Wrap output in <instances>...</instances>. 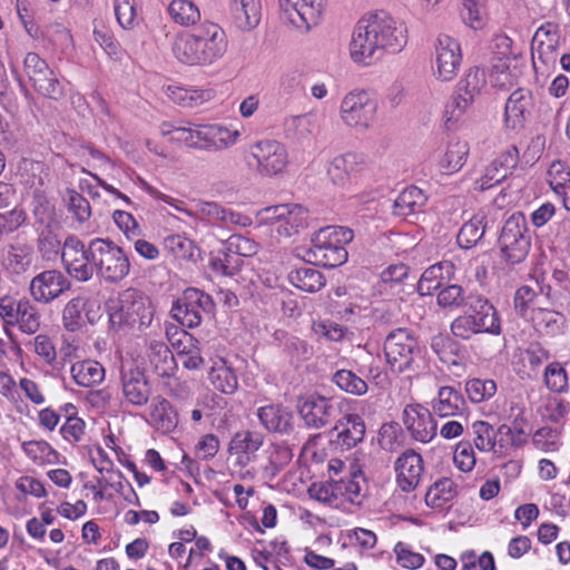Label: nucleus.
<instances>
[{"label":"nucleus","instance_id":"nucleus-21","mask_svg":"<svg viewBox=\"0 0 570 570\" xmlns=\"http://www.w3.org/2000/svg\"><path fill=\"white\" fill-rule=\"evenodd\" d=\"M298 413L307 426L321 429L332 421L335 407L330 399L312 394L298 404Z\"/></svg>","mask_w":570,"mask_h":570},{"label":"nucleus","instance_id":"nucleus-35","mask_svg":"<svg viewBox=\"0 0 570 570\" xmlns=\"http://www.w3.org/2000/svg\"><path fill=\"white\" fill-rule=\"evenodd\" d=\"M168 97L185 108H195L214 98L212 89L168 87Z\"/></svg>","mask_w":570,"mask_h":570},{"label":"nucleus","instance_id":"nucleus-22","mask_svg":"<svg viewBox=\"0 0 570 570\" xmlns=\"http://www.w3.org/2000/svg\"><path fill=\"white\" fill-rule=\"evenodd\" d=\"M264 443V435L258 431L242 430L236 432L228 445V452L236 458V463L246 466L256 458V452Z\"/></svg>","mask_w":570,"mask_h":570},{"label":"nucleus","instance_id":"nucleus-39","mask_svg":"<svg viewBox=\"0 0 570 570\" xmlns=\"http://www.w3.org/2000/svg\"><path fill=\"white\" fill-rule=\"evenodd\" d=\"M174 22L190 27L200 20V11L191 0H171L167 9Z\"/></svg>","mask_w":570,"mask_h":570},{"label":"nucleus","instance_id":"nucleus-18","mask_svg":"<svg viewBox=\"0 0 570 570\" xmlns=\"http://www.w3.org/2000/svg\"><path fill=\"white\" fill-rule=\"evenodd\" d=\"M212 304L209 295L196 288H187L171 307V316L183 326L193 328L202 323V312Z\"/></svg>","mask_w":570,"mask_h":570},{"label":"nucleus","instance_id":"nucleus-13","mask_svg":"<svg viewBox=\"0 0 570 570\" xmlns=\"http://www.w3.org/2000/svg\"><path fill=\"white\" fill-rule=\"evenodd\" d=\"M249 153L256 161V173L263 177H274L284 173L289 161L287 148L275 139L256 141L250 146Z\"/></svg>","mask_w":570,"mask_h":570},{"label":"nucleus","instance_id":"nucleus-6","mask_svg":"<svg viewBox=\"0 0 570 570\" xmlns=\"http://www.w3.org/2000/svg\"><path fill=\"white\" fill-rule=\"evenodd\" d=\"M106 306L112 326L147 325L154 315L149 298L134 288L124 291L116 299H109Z\"/></svg>","mask_w":570,"mask_h":570},{"label":"nucleus","instance_id":"nucleus-2","mask_svg":"<svg viewBox=\"0 0 570 570\" xmlns=\"http://www.w3.org/2000/svg\"><path fill=\"white\" fill-rule=\"evenodd\" d=\"M227 50L225 30L212 21H205L194 30L178 32L171 42L174 57L191 67H210L223 59Z\"/></svg>","mask_w":570,"mask_h":570},{"label":"nucleus","instance_id":"nucleus-54","mask_svg":"<svg viewBox=\"0 0 570 570\" xmlns=\"http://www.w3.org/2000/svg\"><path fill=\"white\" fill-rule=\"evenodd\" d=\"M198 213L210 219L220 220L225 224H240V215L230 210H227L217 203L202 202L198 204Z\"/></svg>","mask_w":570,"mask_h":570},{"label":"nucleus","instance_id":"nucleus-26","mask_svg":"<svg viewBox=\"0 0 570 570\" xmlns=\"http://www.w3.org/2000/svg\"><path fill=\"white\" fill-rule=\"evenodd\" d=\"M336 442L345 449L356 446L365 435V423L358 414H346L334 426Z\"/></svg>","mask_w":570,"mask_h":570},{"label":"nucleus","instance_id":"nucleus-4","mask_svg":"<svg viewBox=\"0 0 570 570\" xmlns=\"http://www.w3.org/2000/svg\"><path fill=\"white\" fill-rule=\"evenodd\" d=\"M456 337L469 340L475 334H500L501 324L494 306L482 295L469 294L464 313L451 324Z\"/></svg>","mask_w":570,"mask_h":570},{"label":"nucleus","instance_id":"nucleus-37","mask_svg":"<svg viewBox=\"0 0 570 570\" xmlns=\"http://www.w3.org/2000/svg\"><path fill=\"white\" fill-rule=\"evenodd\" d=\"M469 146L465 141L455 140L448 144L446 149L439 160L441 170L453 174L460 170L466 161Z\"/></svg>","mask_w":570,"mask_h":570},{"label":"nucleus","instance_id":"nucleus-20","mask_svg":"<svg viewBox=\"0 0 570 570\" xmlns=\"http://www.w3.org/2000/svg\"><path fill=\"white\" fill-rule=\"evenodd\" d=\"M403 423L415 441L429 443L436 436L438 424L433 413L421 404L404 407Z\"/></svg>","mask_w":570,"mask_h":570},{"label":"nucleus","instance_id":"nucleus-5","mask_svg":"<svg viewBox=\"0 0 570 570\" xmlns=\"http://www.w3.org/2000/svg\"><path fill=\"white\" fill-rule=\"evenodd\" d=\"M354 238L351 228L327 226L317 230L312 237V246L306 253L305 261L324 267L334 268L347 261L345 245Z\"/></svg>","mask_w":570,"mask_h":570},{"label":"nucleus","instance_id":"nucleus-41","mask_svg":"<svg viewBox=\"0 0 570 570\" xmlns=\"http://www.w3.org/2000/svg\"><path fill=\"white\" fill-rule=\"evenodd\" d=\"M452 267L450 262H442L426 268L417 283L419 294L421 296L431 295L442 285L444 279L442 271H450Z\"/></svg>","mask_w":570,"mask_h":570},{"label":"nucleus","instance_id":"nucleus-10","mask_svg":"<svg viewBox=\"0 0 570 570\" xmlns=\"http://www.w3.org/2000/svg\"><path fill=\"white\" fill-rule=\"evenodd\" d=\"M23 71L33 89L41 96L58 100L63 87L47 61L36 52H28L23 59Z\"/></svg>","mask_w":570,"mask_h":570},{"label":"nucleus","instance_id":"nucleus-23","mask_svg":"<svg viewBox=\"0 0 570 570\" xmlns=\"http://www.w3.org/2000/svg\"><path fill=\"white\" fill-rule=\"evenodd\" d=\"M396 481L404 492L413 491L423 472L422 456L413 450H406L395 461Z\"/></svg>","mask_w":570,"mask_h":570},{"label":"nucleus","instance_id":"nucleus-14","mask_svg":"<svg viewBox=\"0 0 570 570\" xmlns=\"http://www.w3.org/2000/svg\"><path fill=\"white\" fill-rule=\"evenodd\" d=\"M462 62L459 41L449 35H440L434 45L433 73L440 81L453 80Z\"/></svg>","mask_w":570,"mask_h":570},{"label":"nucleus","instance_id":"nucleus-47","mask_svg":"<svg viewBox=\"0 0 570 570\" xmlns=\"http://www.w3.org/2000/svg\"><path fill=\"white\" fill-rule=\"evenodd\" d=\"M472 104L473 100L470 97L455 90L454 95L448 101L443 114L446 128L450 129L452 125L462 119L471 109Z\"/></svg>","mask_w":570,"mask_h":570},{"label":"nucleus","instance_id":"nucleus-63","mask_svg":"<svg viewBox=\"0 0 570 570\" xmlns=\"http://www.w3.org/2000/svg\"><path fill=\"white\" fill-rule=\"evenodd\" d=\"M24 220L26 213L23 209L18 207H13L3 214L0 213V236L14 232L24 223Z\"/></svg>","mask_w":570,"mask_h":570},{"label":"nucleus","instance_id":"nucleus-40","mask_svg":"<svg viewBox=\"0 0 570 570\" xmlns=\"http://www.w3.org/2000/svg\"><path fill=\"white\" fill-rule=\"evenodd\" d=\"M456 484L452 479L443 478L434 482L425 493V502L433 508H440L456 495Z\"/></svg>","mask_w":570,"mask_h":570},{"label":"nucleus","instance_id":"nucleus-36","mask_svg":"<svg viewBox=\"0 0 570 570\" xmlns=\"http://www.w3.org/2000/svg\"><path fill=\"white\" fill-rule=\"evenodd\" d=\"M208 380L215 390L224 394H233L238 387L235 371L223 360L210 367Z\"/></svg>","mask_w":570,"mask_h":570},{"label":"nucleus","instance_id":"nucleus-28","mask_svg":"<svg viewBox=\"0 0 570 570\" xmlns=\"http://www.w3.org/2000/svg\"><path fill=\"white\" fill-rule=\"evenodd\" d=\"M257 416L261 423L274 433H289L293 430V413L281 405H266L258 409Z\"/></svg>","mask_w":570,"mask_h":570},{"label":"nucleus","instance_id":"nucleus-31","mask_svg":"<svg viewBox=\"0 0 570 570\" xmlns=\"http://www.w3.org/2000/svg\"><path fill=\"white\" fill-rule=\"evenodd\" d=\"M149 416L153 425L163 433L171 432L178 424L177 412L170 402L160 395L151 399Z\"/></svg>","mask_w":570,"mask_h":570},{"label":"nucleus","instance_id":"nucleus-33","mask_svg":"<svg viewBox=\"0 0 570 570\" xmlns=\"http://www.w3.org/2000/svg\"><path fill=\"white\" fill-rule=\"evenodd\" d=\"M75 383L82 387H94L105 379L104 366L94 360L76 362L70 368Z\"/></svg>","mask_w":570,"mask_h":570},{"label":"nucleus","instance_id":"nucleus-57","mask_svg":"<svg viewBox=\"0 0 570 570\" xmlns=\"http://www.w3.org/2000/svg\"><path fill=\"white\" fill-rule=\"evenodd\" d=\"M61 240L56 232L50 226H46L38 237V249L43 257L50 259L56 256L60 250Z\"/></svg>","mask_w":570,"mask_h":570},{"label":"nucleus","instance_id":"nucleus-56","mask_svg":"<svg viewBox=\"0 0 570 570\" xmlns=\"http://www.w3.org/2000/svg\"><path fill=\"white\" fill-rule=\"evenodd\" d=\"M68 210L72 213L75 218L80 222H87L91 216V207L89 202L75 189L67 190Z\"/></svg>","mask_w":570,"mask_h":570},{"label":"nucleus","instance_id":"nucleus-50","mask_svg":"<svg viewBox=\"0 0 570 570\" xmlns=\"http://www.w3.org/2000/svg\"><path fill=\"white\" fill-rule=\"evenodd\" d=\"M164 247L178 259L191 261L198 250L191 239L181 235L173 234L164 239Z\"/></svg>","mask_w":570,"mask_h":570},{"label":"nucleus","instance_id":"nucleus-44","mask_svg":"<svg viewBox=\"0 0 570 570\" xmlns=\"http://www.w3.org/2000/svg\"><path fill=\"white\" fill-rule=\"evenodd\" d=\"M484 233V217L473 216L461 227L458 234V244L463 248H472L482 239Z\"/></svg>","mask_w":570,"mask_h":570},{"label":"nucleus","instance_id":"nucleus-27","mask_svg":"<svg viewBox=\"0 0 570 570\" xmlns=\"http://www.w3.org/2000/svg\"><path fill=\"white\" fill-rule=\"evenodd\" d=\"M533 106L531 91L519 88L514 90L505 104V121L513 129L522 127L525 115Z\"/></svg>","mask_w":570,"mask_h":570},{"label":"nucleus","instance_id":"nucleus-17","mask_svg":"<svg viewBox=\"0 0 570 570\" xmlns=\"http://www.w3.org/2000/svg\"><path fill=\"white\" fill-rule=\"evenodd\" d=\"M120 381L126 404L142 407L149 402L153 389L142 368L135 365L122 366Z\"/></svg>","mask_w":570,"mask_h":570},{"label":"nucleus","instance_id":"nucleus-16","mask_svg":"<svg viewBox=\"0 0 570 570\" xmlns=\"http://www.w3.org/2000/svg\"><path fill=\"white\" fill-rule=\"evenodd\" d=\"M61 259L67 273L78 282L92 278L95 266L90 259L89 246L75 236H69L63 244Z\"/></svg>","mask_w":570,"mask_h":570},{"label":"nucleus","instance_id":"nucleus-24","mask_svg":"<svg viewBox=\"0 0 570 570\" xmlns=\"http://www.w3.org/2000/svg\"><path fill=\"white\" fill-rule=\"evenodd\" d=\"M228 10L234 26L243 32L254 30L261 22V0H229Z\"/></svg>","mask_w":570,"mask_h":570},{"label":"nucleus","instance_id":"nucleus-49","mask_svg":"<svg viewBox=\"0 0 570 570\" xmlns=\"http://www.w3.org/2000/svg\"><path fill=\"white\" fill-rule=\"evenodd\" d=\"M87 298L82 296H77L71 298L65 306L62 311V322L63 326L70 331L75 332L79 330L83 324V309L87 305Z\"/></svg>","mask_w":570,"mask_h":570},{"label":"nucleus","instance_id":"nucleus-55","mask_svg":"<svg viewBox=\"0 0 570 570\" xmlns=\"http://www.w3.org/2000/svg\"><path fill=\"white\" fill-rule=\"evenodd\" d=\"M544 382L547 387L556 393H562L568 386V375L560 363L553 362L546 367Z\"/></svg>","mask_w":570,"mask_h":570},{"label":"nucleus","instance_id":"nucleus-32","mask_svg":"<svg viewBox=\"0 0 570 570\" xmlns=\"http://www.w3.org/2000/svg\"><path fill=\"white\" fill-rule=\"evenodd\" d=\"M148 360L159 376H169L176 368V360L170 348L163 341L148 343Z\"/></svg>","mask_w":570,"mask_h":570},{"label":"nucleus","instance_id":"nucleus-58","mask_svg":"<svg viewBox=\"0 0 570 570\" xmlns=\"http://www.w3.org/2000/svg\"><path fill=\"white\" fill-rule=\"evenodd\" d=\"M453 461L456 468L463 472H470L475 466V454L469 441H461L456 444Z\"/></svg>","mask_w":570,"mask_h":570},{"label":"nucleus","instance_id":"nucleus-15","mask_svg":"<svg viewBox=\"0 0 570 570\" xmlns=\"http://www.w3.org/2000/svg\"><path fill=\"white\" fill-rule=\"evenodd\" d=\"M291 22L301 31L309 32L324 19L327 0H278Z\"/></svg>","mask_w":570,"mask_h":570},{"label":"nucleus","instance_id":"nucleus-48","mask_svg":"<svg viewBox=\"0 0 570 570\" xmlns=\"http://www.w3.org/2000/svg\"><path fill=\"white\" fill-rule=\"evenodd\" d=\"M485 72L478 67L469 69L464 77L458 82L456 91L470 97L473 101L485 86Z\"/></svg>","mask_w":570,"mask_h":570},{"label":"nucleus","instance_id":"nucleus-3","mask_svg":"<svg viewBox=\"0 0 570 570\" xmlns=\"http://www.w3.org/2000/svg\"><path fill=\"white\" fill-rule=\"evenodd\" d=\"M178 125L163 122L159 127L160 135L168 138L169 142L180 144L191 149L218 151L234 145L239 132L230 130L217 124H199L190 126L189 122Z\"/></svg>","mask_w":570,"mask_h":570},{"label":"nucleus","instance_id":"nucleus-53","mask_svg":"<svg viewBox=\"0 0 570 570\" xmlns=\"http://www.w3.org/2000/svg\"><path fill=\"white\" fill-rule=\"evenodd\" d=\"M258 250V244L250 238L242 235L230 236L224 244L223 253L226 256L236 254L238 256L250 257Z\"/></svg>","mask_w":570,"mask_h":570},{"label":"nucleus","instance_id":"nucleus-34","mask_svg":"<svg viewBox=\"0 0 570 570\" xmlns=\"http://www.w3.org/2000/svg\"><path fill=\"white\" fill-rule=\"evenodd\" d=\"M426 195L417 187L405 188L394 200L393 215L406 217L420 210L426 203Z\"/></svg>","mask_w":570,"mask_h":570},{"label":"nucleus","instance_id":"nucleus-51","mask_svg":"<svg viewBox=\"0 0 570 570\" xmlns=\"http://www.w3.org/2000/svg\"><path fill=\"white\" fill-rule=\"evenodd\" d=\"M333 382L344 392L363 395L367 392V383L350 370H340L333 375Z\"/></svg>","mask_w":570,"mask_h":570},{"label":"nucleus","instance_id":"nucleus-7","mask_svg":"<svg viewBox=\"0 0 570 570\" xmlns=\"http://www.w3.org/2000/svg\"><path fill=\"white\" fill-rule=\"evenodd\" d=\"M531 244L532 234L525 215L513 213L505 219L498 239L502 259L511 265L522 263L530 253Z\"/></svg>","mask_w":570,"mask_h":570},{"label":"nucleus","instance_id":"nucleus-25","mask_svg":"<svg viewBox=\"0 0 570 570\" xmlns=\"http://www.w3.org/2000/svg\"><path fill=\"white\" fill-rule=\"evenodd\" d=\"M432 413L440 417L461 416L466 411L465 400L453 386H441L431 402Z\"/></svg>","mask_w":570,"mask_h":570},{"label":"nucleus","instance_id":"nucleus-59","mask_svg":"<svg viewBox=\"0 0 570 570\" xmlns=\"http://www.w3.org/2000/svg\"><path fill=\"white\" fill-rule=\"evenodd\" d=\"M438 304L442 307H459L466 305V296L459 285H449L438 294Z\"/></svg>","mask_w":570,"mask_h":570},{"label":"nucleus","instance_id":"nucleus-61","mask_svg":"<svg viewBox=\"0 0 570 570\" xmlns=\"http://www.w3.org/2000/svg\"><path fill=\"white\" fill-rule=\"evenodd\" d=\"M313 333L320 338H324L326 341L338 342L341 341L346 333V328L334 323V322H325L318 321L312 324Z\"/></svg>","mask_w":570,"mask_h":570},{"label":"nucleus","instance_id":"nucleus-38","mask_svg":"<svg viewBox=\"0 0 570 570\" xmlns=\"http://www.w3.org/2000/svg\"><path fill=\"white\" fill-rule=\"evenodd\" d=\"M288 279L295 287L309 293L318 292L325 285L323 274L311 266L299 267L291 272Z\"/></svg>","mask_w":570,"mask_h":570},{"label":"nucleus","instance_id":"nucleus-29","mask_svg":"<svg viewBox=\"0 0 570 570\" xmlns=\"http://www.w3.org/2000/svg\"><path fill=\"white\" fill-rule=\"evenodd\" d=\"M308 225V210L299 204H285L284 216L278 220L276 235L287 238Z\"/></svg>","mask_w":570,"mask_h":570},{"label":"nucleus","instance_id":"nucleus-60","mask_svg":"<svg viewBox=\"0 0 570 570\" xmlns=\"http://www.w3.org/2000/svg\"><path fill=\"white\" fill-rule=\"evenodd\" d=\"M115 14L124 29H131L136 18V0H115Z\"/></svg>","mask_w":570,"mask_h":570},{"label":"nucleus","instance_id":"nucleus-64","mask_svg":"<svg viewBox=\"0 0 570 570\" xmlns=\"http://www.w3.org/2000/svg\"><path fill=\"white\" fill-rule=\"evenodd\" d=\"M463 11L462 17L472 28L478 29L481 24L482 14L484 11V0H462Z\"/></svg>","mask_w":570,"mask_h":570},{"label":"nucleus","instance_id":"nucleus-42","mask_svg":"<svg viewBox=\"0 0 570 570\" xmlns=\"http://www.w3.org/2000/svg\"><path fill=\"white\" fill-rule=\"evenodd\" d=\"M473 443L481 452H498V430L494 431L493 426L485 421H475L471 425Z\"/></svg>","mask_w":570,"mask_h":570},{"label":"nucleus","instance_id":"nucleus-1","mask_svg":"<svg viewBox=\"0 0 570 570\" xmlns=\"http://www.w3.org/2000/svg\"><path fill=\"white\" fill-rule=\"evenodd\" d=\"M407 42L405 23L385 11H375L360 19L350 42L351 59L370 66L386 53L400 52Z\"/></svg>","mask_w":570,"mask_h":570},{"label":"nucleus","instance_id":"nucleus-19","mask_svg":"<svg viewBox=\"0 0 570 570\" xmlns=\"http://www.w3.org/2000/svg\"><path fill=\"white\" fill-rule=\"evenodd\" d=\"M71 288L70 281L58 269H48L36 275L29 285L33 301L48 304Z\"/></svg>","mask_w":570,"mask_h":570},{"label":"nucleus","instance_id":"nucleus-9","mask_svg":"<svg viewBox=\"0 0 570 570\" xmlns=\"http://www.w3.org/2000/svg\"><path fill=\"white\" fill-rule=\"evenodd\" d=\"M419 352L417 341L407 328H396L385 338L386 362L394 372L403 373L410 370Z\"/></svg>","mask_w":570,"mask_h":570},{"label":"nucleus","instance_id":"nucleus-12","mask_svg":"<svg viewBox=\"0 0 570 570\" xmlns=\"http://www.w3.org/2000/svg\"><path fill=\"white\" fill-rule=\"evenodd\" d=\"M377 102L364 90L348 92L342 100L340 112L345 125L366 130L373 122Z\"/></svg>","mask_w":570,"mask_h":570},{"label":"nucleus","instance_id":"nucleus-8","mask_svg":"<svg viewBox=\"0 0 570 570\" xmlns=\"http://www.w3.org/2000/svg\"><path fill=\"white\" fill-rule=\"evenodd\" d=\"M89 254L97 275L108 283L124 279L130 271L129 258L122 248L110 239H92L89 243Z\"/></svg>","mask_w":570,"mask_h":570},{"label":"nucleus","instance_id":"nucleus-52","mask_svg":"<svg viewBox=\"0 0 570 570\" xmlns=\"http://www.w3.org/2000/svg\"><path fill=\"white\" fill-rule=\"evenodd\" d=\"M465 392L473 403H480L492 397L497 392L493 380L471 379L465 383Z\"/></svg>","mask_w":570,"mask_h":570},{"label":"nucleus","instance_id":"nucleus-43","mask_svg":"<svg viewBox=\"0 0 570 570\" xmlns=\"http://www.w3.org/2000/svg\"><path fill=\"white\" fill-rule=\"evenodd\" d=\"M548 174L551 177V188L562 198L564 208L570 212V171L564 170L561 163H553Z\"/></svg>","mask_w":570,"mask_h":570},{"label":"nucleus","instance_id":"nucleus-45","mask_svg":"<svg viewBox=\"0 0 570 570\" xmlns=\"http://www.w3.org/2000/svg\"><path fill=\"white\" fill-rule=\"evenodd\" d=\"M338 490L344 491L351 502H354L366 490V480L361 466L357 463H351L350 478L340 479Z\"/></svg>","mask_w":570,"mask_h":570},{"label":"nucleus","instance_id":"nucleus-62","mask_svg":"<svg viewBox=\"0 0 570 570\" xmlns=\"http://www.w3.org/2000/svg\"><path fill=\"white\" fill-rule=\"evenodd\" d=\"M22 449L33 461H50V455H56V451L46 441H26Z\"/></svg>","mask_w":570,"mask_h":570},{"label":"nucleus","instance_id":"nucleus-30","mask_svg":"<svg viewBox=\"0 0 570 570\" xmlns=\"http://www.w3.org/2000/svg\"><path fill=\"white\" fill-rule=\"evenodd\" d=\"M364 165V157L356 153H346L335 157L328 166L327 174L333 184L344 186L352 174Z\"/></svg>","mask_w":570,"mask_h":570},{"label":"nucleus","instance_id":"nucleus-46","mask_svg":"<svg viewBox=\"0 0 570 570\" xmlns=\"http://www.w3.org/2000/svg\"><path fill=\"white\" fill-rule=\"evenodd\" d=\"M33 250L27 245H14L9 249L4 264L12 273L20 274L26 272L32 264Z\"/></svg>","mask_w":570,"mask_h":570},{"label":"nucleus","instance_id":"nucleus-11","mask_svg":"<svg viewBox=\"0 0 570 570\" xmlns=\"http://www.w3.org/2000/svg\"><path fill=\"white\" fill-rule=\"evenodd\" d=\"M0 317L6 324L17 325L21 332L29 335L36 334L41 325V314L28 298L1 297Z\"/></svg>","mask_w":570,"mask_h":570}]
</instances>
